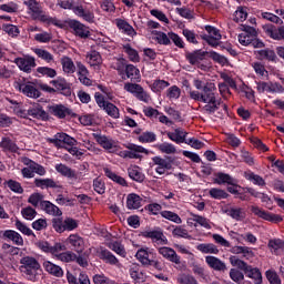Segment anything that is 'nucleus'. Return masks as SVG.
I'll use <instances>...</instances> for the list:
<instances>
[{
	"label": "nucleus",
	"mask_w": 284,
	"mask_h": 284,
	"mask_svg": "<svg viewBox=\"0 0 284 284\" xmlns=\"http://www.w3.org/2000/svg\"><path fill=\"white\" fill-rule=\"evenodd\" d=\"M193 85L196 90H202V92L190 90L189 97L193 101L204 103L201 108V112L209 115L219 112L222 102L221 99L216 98V85L214 83H205L199 79L193 80Z\"/></svg>",
	"instance_id": "1"
},
{
	"label": "nucleus",
	"mask_w": 284,
	"mask_h": 284,
	"mask_svg": "<svg viewBox=\"0 0 284 284\" xmlns=\"http://www.w3.org/2000/svg\"><path fill=\"white\" fill-rule=\"evenodd\" d=\"M23 3L27 6L29 14H31L32 19L36 21H41V23H47V26L63 28V23L59 19L52 18L44 13L41 4L37 2V0H23Z\"/></svg>",
	"instance_id": "2"
},
{
	"label": "nucleus",
	"mask_w": 284,
	"mask_h": 284,
	"mask_svg": "<svg viewBox=\"0 0 284 284\" xmlns=\"http://www.w3.org/2000/svg\"><path fill=\"white\" fill-rule=\"evenodd\" d=\"M57 6L62 10H72L77 17L87 23H94V11L83 8L81 4L74 6V0H58Z\"/></svg>",
	"instance_id": "3"
},
{
	"label": "nucleus",
	"mask_w": 284,
	"mask_h": 284,
	"mask_svg": "<svg viewBox=\"0 0 284 284\" xmlns=\"http://www.w3.org/2000/svg\"><path fill=\"white\" fill-rule=\"evenodd\" d=\"M23 165H27L21 170L23 179H34V175L45 176V168L32 160L30 158H22Z\"/></svg>",
	"instance_id": "4"
},
{
	"label": "nucleus",
	"mask_w": 284,
	"mask_h": 284,
	"mask_svg": "<svg viewBox=\"0 0 284 284\" xmlns=\"http://www.w3.org/2000/svg\"><path fill=\"white\" fill-rule=\"evenodd\" d=\"M39 270H41V264L33 256H24L20 260V272L26 274L29 281L37 276Z\"/></svg>",
	"instance_id": "5"
},
{
	"label": "nucleus",
	"mask_w": 284,
	"mask_h": 284,
	"mask_svg": "<svg viewBox=\"0 0 284 284\" xmlns=\"http://www.w3.org/2000/svg\"><path fill=\"white\" fill-rule=\"evenodd\" d=\"M128 151H121L120 156L122 159H142L141 154H150V151L142 145L129 143L125 145Z\"/></svg>",
	"instance_id": "6"
},
{
	"label": "nucleus",
	"mask_w": 284,
	"mask_h": 284,
	"mask_svg": "<svg viewBox=\"0 0 284 284\" xmlns=\"http://www.w3.org/2000/svg\"><path fill=\"white\" fill-rule=\"evenodd\" d=\"M14 88L16 90H19V92H22V94H24V97H28L29 99H39V97H41V92L32 82H17Z\"/></svg>",
	"instance_id": "7"
},
{
	"label": "nucleus",
	"mask_w": 284,
	"mask_h": 284,
	"mask_svg": "<svg viewBox=\"0 0 284 284\" xmlns=\"http://www.w3.org/2000/svg\"><path fill=\"white\" fill-rule=\"evenodd\" d=\"M205 30L207 34L202 36L203 41H206V43L212 48L219 47L222 39L221 31L212 26H205Z\"/></svg>",
	"instance_id": "8"
},
{
	"label": "nucleus",
	"mask_w": 284,
	"mask_h": 284,
	"mask_svg": "<svg viewBox=\"0 0 284 284\" xmlns=\"http://www.w3.org/2000/svg\"><path fill=\"white\" fill-rule=\"evenodd\" d=\"M251 212L255 216H258V219H263L264 221H270L271 223H281L283 221V217L281 215L266 212L265 210L256 205L251 206Z\"/></svg>",
	"instance_id": "9"
},
{
	"label": "nucleus",
	"mask_w": 284,
	"mask_h": 284,
	"mask_svg": "<svg viewBox=\"0 0 284 284\" xmlns=\"http://www.w3.org/2000/svg\"><path fill=\"white\" fill-rule=\"evenodd\" d=\"M14 63L16 65H18L19 70H21L22 72H27L28 74L32 72V68H37V60L32 55L16 58Z\"/></svg>",
	"instance_id": "10"
},
{
	"label": "nucleus",
	"mask_w": 284,
	"mask_h": 284,
	"mask_svg": "<svg viewBox=\"0 0 284 284\" xmlns=\"http://www.w3.org/2000/svg\"><path fill=\"white\" fill-rule=\"evenodd\" d=\"M69 28H71L74 36L80 37V39H88L90 37V28L81 23L79 20H70Z\"/></svg>",
	"instance_id": "11"
},
{
	"label": "nucleus",
	"mask_w": 284,
	"mask_h": 284,
	"mask_svg": "<svg viewBox=\"0 0 284 284\" xmlns=\"http://www.w3.org/2000/svg\"><path fill=\"white\" fill-rule=\"evenodd\" d=\"M158 252L161 256H163V258H165L166 261H170V263H174L175 265H181V256L176 254V251H174V248L168 247V246H161V247H158Z\"/></svg>",
	"instance_id": "12"
},
{
	"label": "nucleus",
	"mask_w": 284,
	"mask_h": 284,
	"mask_svg": "<svg viewBox=\"0 0 284 284\" xmlns=\"http://www.w3.org/2000/svg\"><path fill=\"white\" fill-rule=\"evenodd\" d=\"M256 29L254 27L244 26L243 32L239 34V43L241 45H251L252 39L256 37Z\"/></svg>",
	"instance_id": "13"
},
{
	"label": "nucleus",
	"mask_w": 284,
	"mask_h": 284,
	"mask_svg": "<svg viewBox=\"0 0 284 284\" xmlns=\"http://www.w3.org/2000/svg\"><path fill=\"white\" fill-rule=\"evenodd\" d=\"M142 236L144 239H151L153 243L158 245H168V237L163 234V231L155 230V231H144L142 232Z\"/></svg>",
	"instance_id": "14"
},
{
	"label": "nucleus",
	"mask_w": 284,
	"mask_h": 284,
	"mask_svg": "<svg viewBox=\"0 0 284 284\" xmlns=\"http://www.w3.org/2000/svg\"><path fill=\"white\" fill-rule=\"evenodd\" d=\"M67 243L71 245L72 250L78 254H82L83 250H85V241L79 234H71L67 239Z\"/></svg>",
	"instance_id": "15"
},
{
	"label": "nucleus",
	"mask_w": 284,
	"mask_h": 284,
	"mask_svg": "<svg viewBox=\"0 0 284 284\" xmlns=\"http://www.w3.org/2000/svg\"><path fill=\"white\" fill-rule=\"evenodd\" d=\"M75 64L78 68V79H79L80 83H82V85H87V87L92 85V80L90 78H88V77H90V71L88 70L85 64H83L82 62H77Z\"/></svg>",
	"instance_id": "16"
},
{
	"label": "nucleus",
	"mask_w": 284,
	"mask_h": 284,
	"mask_svg": "<svg viewBox=\"0 0 284 284\" xmlns=\"http://www.w3.org/2000/svg\"><path fill=\"white\" fill-rule=\"evenodd\" d=\"M205 263L209 265V267H211V270H214L215 272H225L227 270L225 262L221 261V258L216 256H205Z\"/></svg>",
	"instance_id": "17"
},
{
	"label": "nucleus",
	"mask_w": 284,
	"mask_h": 284,
	"mask_svg": "<svg viewBox=\"0 0 284 284\" xmlns=\"http://www.w3.org/2000/svg\"><path fill=\"white\" fill-rule=\"evenodd\" d=\"M207 57V51L195 50L193 52H186L185 59L191 65H199Z\"/></svg>",
	"instance_id": "18"
},
{
	"label": "nucleus",
	"mask_w": 284,
	"mask_h": 284,
	"mask_svg": "<svg viewBox=\"0 0 284 284\" xmlns=\"http://www.w3.org/2000/svg\"><path fill=\"white\" fill-rule=\"evenodd\" d=\"M28 114L29 116H32V119H39L41 121L48 120V112L43 110V106L39 103H33L29 109H28Z\"/></svg>",
	"instance_id": "19"
},
{
	"label": "nucleus",
	"mask_w": 284,
	"mask_h": 284,
	"mask_svg": "<svg viewBox=\"0 0 284 284\" xmlns=\"http://www.w3.org/2000/svg\"><path fill=\"white\" fill-rule=\"evenodd\" d=\"M213 183H215V185H236V179L227 173L217 172L215 173Z\"/></svg>",
	"instance_id": "20"
},
{
	"label": "nucleus",
	"mask_w": 284,
	"mask_h": 284,
	"mask_svg": "<svg viewBox=\"0 0 284 284\" xmlns=\"http://www.w3.org/2000/svg\"><path fill=\"white\" fill-rule=\"evenodd\" d=\"M152 161L156 165L155 172L160 175L165 174L166 170H172V163L161 156H154Z\"/></svg>",
	"instance_id": "21"
},
{
	"label": "nucleus",
	"mask_w": 284,
	"mask_h": 284,
	"mask_svg": "<svg viewBox=\"0 0 284 284\" xmlns=\"http://www.w3.org/2000/svg\"><path fill=\"white\" fill-rule=\"evenodd\" d=\"M42 267L48 272V274L55 276V278L63 277V268L48 260L42 263Z\"/></svg>",
	"instance_id": "22"
},
{
	"label": "nucleus",
	"mask_w": 284,
	"mask_h": 284,
	"mask_svg": "<svg viewBox=\"0 0 284 284\" xmlns=\"http://www.w3.org/2000/svg\"><path fill=\"white\" fill-rule=\"evenodd\" d=\"M115 26L123 34H126L128 37H136V30H134V27L128 23V21L123 19H115Z\"/></svg>",
	"instance_id": "23"
},
{
	"label": "nucleus",
	"mask_w": 284,
	"mask_h": 284,
	"mask_svg": "<svg viewBox=\"0 0 284 284\" xmlns=\"http://www.w3.org/2000/svg\"><path fill=\"white\" fill-rule=\"evenodd\" d=\"M3 239L6 241H11L13 245H18V247H22L23 245V236L19 234V232L13 230H7L3 232Z\"/></svg>",
	"instance_id": "24"
},
{
	"label": "nucleus",
	"mask_w": 284,
	"mask_h": 284,
	"mask_svg": "<svg viewBox=\"0 0 284 284\" xmlns=\"http://www.w3.org/2000/svg\"><path fill=\"white\" fill-rule=\"evenodd\" d=\"M99 258L109 265H119V258L112 254V252L108 251V248L101 247L98 252Z\"/></svg>",
	"instance_id": "25"
},
{
	"label": "nucleus",
	"mask_w": 284,
	"mask_h": 284,
	"mask_svg": "<svg viewBox=\"0 0 284 284\" xmlns=\"http://www.w3.org/2000/svg\"><path fill=\"white\" fill-rule=\"evenodd\" d=\"M41 210H43L50 216H61L63 214L61 209H59V206L54 205L50 201L41 202Z\"/></svg>",
	"instance_id": "26"
},
{
	"label": "nucleus",
	"mask_w": 284,
	"mask_h": 284,
	"mask_svg": "<svg viewBox=\"0 0 284 284\" xmlns=\"http://www.w3.org/2000/svg\"><path fill=\"white\" fill-rule=\"evenodd\" d=\"M60 63L62 65V71L64 72V74H74L77 72V65L74 64V61H72V58L62 57L60 59Z\"/></svg>",
	"instance_id": "27"
},
{
	"label": "nucleus",
	"mask_w": 284,
	"mask_h": 284,
	"mask_svg": "<svg viewBox=\"0 0 284 284\" xmlns=\"http://www.w3.org/2000/svg\"><path fill=\"white\" fill-rule=\"evenodd\" d=\"M245 276L247 278H252L255 284L263 283V275L261 274V270L253 267L252 265H248V267L244 271Z\"/></svg>",
	"instance_id": "28"
},
{
	"label": "nucleus",
	"mask_w": 284,
	"mask_h": 284,
	"mask_svg": "<svg viewBox=\"0 0 284 284\" xmlns=\"http://www.w3.org/2000/svg\"><path fill=\"white\" fill-rule=\"evenodd\" d=\"M49 112L58 119H65V115L70 114V109L65 108L63 104H54L49 106Z\"/></svg>",
	"instance_id": "29"
},
{
	"label": "nucleus",
	"mask_w": 284,
	"mask_h": 284,
	"mask_svg": "<svg viewBox=\"0 0 284 284\" xmlns=\"http://www.w3.org/2000/svg\"><path fill=\"white\" fill-rule=\"evenodd\" d=\"M103 172L108 179L113 181V183H116L118 185H121L122 187H128V181L123 179V176L116 174L112 170L104 168Z\"/></svg>",
	"instance_id": "30"
},
{
	"label": "nucleus",
	"mask_w": 284,
	"mask_h": 284,
	"mask_svg": "<svg viewBox=\"0 0 284 284\" xmlns=\"http://www.w3.org/2000/svg\"><path fill=\"white\" fill-rule=\"evenodd\" d=\"M128 174L132 181H136V183H143L145 181V174L141 171V168L138 165L130 166L128 169Z\"/></svg>",
	"instance_id": "31"
},
{
	"label": "nucleus",
	"mask_w": 284,
	"mask_h": 284,
	"mask_svg": "<svg viewBox=\"0 0 284 284\" xmlns=\"http://www.w3.org/2000/svg\"><path fill=\"white\" fill-rule=\"evenodd\" d=\"M129 274L133 281H136L138 283L141 281H145V275L143 274V271H141V265L134 263L130 265Z\"/></svg>",
	"instance_id": "32"
},
{
	"label": "nucleus",
	"mask_w": 284,
	"mask_h": 284,
	"mask_svg": "<svg viewBox=\"0 0 284 284\" xmlns=\"http://www.w3.org/2000/svg\"><path fill=\"white\" fill-rule=\"evenodd\" d=\"M143 203V199L136 195L135 193H131L126 197V207L129 210H139Z\"/></svg>",
	"instance_id": "33"
},
{
	"label": "nucleus",
	"mask_w": 284,
	"mask_h": 284,
	"mask_svg": "<svg viewBox=\"0 0 284 284\" xmlns=\"http://www.w3.org/2000/svg\"><path fill=\"white\" fill-rule=\"evenodd\" d=\"M55 171L62 176H67V179L77 178V172L63 163L55 164Z\"/></svg>",
	"instance_id": "34"
},
{
	"label": "nucleus",
	"mask_w": 284,
	"mask_h": 284,
	"mask_svg": "<svg viewBox=\"0 0 284 284\" xmlns=\"http://www.w3.org/2000/svg\"><path fill=\"white\" fill-rule=\"evenodd\" d=\"M87 63L92 68H97L103 63V59L101 58V53L97 51H91L87 54Z\"/></svg>",
	"instance_id": "35"
},
{
	"label": "nucleus",
	"mask_w": 284,
	"mask_h": 284,
	"mask_svg": "<svg viewBox=\"0 0 284 284\" xmlns=\"http://www.w3.org/2000/svg\"><path fill=\"white\" fill-rule=\"evenodd\" d=\"M150 254L152 252L149 251V248H139L135 258L143 265L144 267H148V263H150Z\"/></svg>",
	"instance_id": "36"
},
{
	"label": "nucleus",
	"mask_w": 284,
	"mask_h": 284,
	"mask_svg": "<svg viewBox=\"0 0 284 284\" xmlns=\"http://www.w3.org/2000/svg\"><path fill=\"white\" fill-rule=\"evenodd\" d=\"M0 148L2 152H18L19 146L10 138H2L0 142Z\"/></svg>",
	"instance_id": "37"
},
{
	"label": "nucleus",
	"mask_w": 284,
	"mask_h": 284,
	"mask_svg": "<svg viewBox=\"0 0 284 284\" xmlns=\"http://www.w3.org/2000/svg\"><path fill=\"white\" fill-rule=\"evenodd\" d=\"M196 250L202 254H219V247L213 243H202L196 246Z\"/></svg>",
	"instance_id": "38"
},
{
	"label": "nucleus",
	"mask_w": 284,
	"mask_h": 284,
	"mask_svg": "<svg viewBox=\"0 0 284 284\" xmlns=\"http://www.w3.org/2000/svg\"><path fill=\"white\" fill-rule=\"evenodd\" d=\"M36 187H41V190H45L48 187H59L57 182L52 179H36L34 180Z\"/></svg>",
	"instance_id": "39"
},
{
	"label": "nucleus",
	"mask_w": 284,
	"mask_h": 284,
	"mask_svg": "<svg viewBox=\"0 0 284 284\" xmlns=\"http://www.w3.org/2000/svg\"><path fill=\"white\" fill-rule=\"evenodd\" d=\"M109 250H112V252H115L119 256H122L125 258L126 252H125V246L121 244L119 241H113L108 244Z\"/></svg>",
	"instance_id": "40"
},
{
	"label": "nucleus",
	"mask_w": 284,
	"mask_h": 284,
	"mask_svg": "<svg viewBox=\"0 0 284 284\" xmlns=\"http://www.w3.org/2000/svg\"><path fill=\"white\" fill-rule=\"evenodd\" d=\"M190 221H193L194 223H197V225H201V227H204L205 230H212V224H210V220L202 215H196L194 213H191Z\"/></svg>",
	"instance_id": "41"
},
{
	"label": "nucleus",
	"mask_w": 284,
	"mask_h": 284,
	"mask_svg": "<svg viewBox=\"0 0 284 284\" xmlns=\"http://www.w3.org/2000/svg\"><path fill=\"white\" fill-rule=\"evenodd\" d=\"M154 39L160 45H170L172 41H170V33H165L162 31H153Z\"/></svg>",
	"instance_id": "42"
},
{
	"label": "nucleus",
	"mask_w": 284,
	"mask_h": 284,
	"mask_svg": "<svg viewBox=\"0 0 284 284\" xmlns=\"http://www.w3.org/2000/svg\"><path fill=\"white\" fill-rule=\"evenodd\" d=\"M16 230L21 232V234H23L24 236H32L33 239H37V234H34L32 229L28 227V225H26V223H23L19 220L16 221Z\"/></svg>",
	"instance_id": "43"
},
{
	"label": "nucleus",
	"mask_w": 284,
	"mask_h": 284,
	"mask_svg": "<svg viewBox=\"0 0 284 284\" xmlns=\"http://www.w3.org/2000/svg\"><path fill=\"white\" fill-rule=\"evenodd\" d=\"M247 19V8L246 7H237L236 11L233 16V21L236 23H243Z\"/></svg>",
	"instance_id": "44"
},
{
	"label": "nucleus",
	"mask_w": 284,
	"mask_h": 284,
	"mask_svg": "<svg viewBox=\"0 0 284 284\" xmlns=\"http://www.w3.org/2000/svg\"><path fill=\"white\" fill-rule=\"evenodd\" d=\"M100 8L102 12H108L109 14H114V12H116V6H114V0H101Z\"/></svg>",
	"instance_id": "45"
},
{
	"label": "nucleus",
	"mask_w": 284,
	"mask_h": 284,
	"mask_svg": "<svg viewBox=\"0 0 284 284\" xmlns=\"http://www.w3.org/2000/svg\"><path fill=\"white\" fill-rule=\"evenodd\" d=\"M227 216L234 219V221H243L245 219V213H243V209L241 207H231L226 210Z\"/></svg>",
	"instance_id": "46"
},
{
	"label": "nucleus",
	"mask_w": 284,
	"mask_h": 284,
	"mask_svg": "<svg viewBox=\"0 0 284 284\" xmlns=\"http://www.w3.org/2000/svg\"><path fill=\"white\" fill-rule=\"evenodd\" d=\"M160 214L162 219H166V221H171L172 223H176L178 225H181V223H183L181 216L172 211H162Z\"/></svg>",
	"instance_id": "47"
},
{
	"label": "nucleus",
	"mask_w": 284,
	"mask_h": 284,
	"mask_svg": "<svg viewBox=\"0 0 284 284\" xmlns=\"http://www.w3.org/2000/svg\"><path fill=\"white\" fill-rule=\"evenodd\" d=\"M245 179L251 181L254 185H258L260 187L265 186V180L254 172L245 173Z\"/></svg>",
	"instance_id": "48"
},
{
	"label": "nucleus",
	"mask_w": 284,
	"mask_h": 284,
	"mask_svg": "<svg viewBox=\"0 0 284 284\" xmlns=\"http://www.w3.org/2000/svg\"><path fill=\"white\" fill-rule=\"evenodd\" d=\"M229 261L233 267H237V270H241L242 272H245L250 267L245 261L234 255L230 256Z\"/></svg>",
	"instance_id": "49"
},
{
	"label": "nucleus",
	"mask_w": 284,
	"mask_h": 284,
	"mask_svg": "<svg viewBox=\"0 0 284 284\" xmlns=\"http://www.w3.org/2000/svg\"><path fill=\"white\" fill-rule=\"evenodd\" d=\"M34 54L39 57V59H42V61H45L47 63H51V61H54V55L50 53V51L44 49H33Z\"/></svg>",
	"instance_id": "50"
},
{
	"label": "nucleus",
	"mask_w": 284,
	"mask_h": 284,
	"mask_svg": "<svg viewBox=\"0 0 284 284\" xmlns=\"http://www.w3.org/2000/svg\"><path fill=\"white\" fill-rule=\"evenodd\" d=\"M156 148L162 154H176V146L170 142L158 144Z\"/></svg>",
	"instance_id": "51"
},
{
	"label": "nucleus",
	"mask_w": 284,
	"mask_h": 284,
	"mask_svg": "<svg viewBox=\"0 0 284 284\" xmlns=\"http://www.w3.org/2000/svg\"><path fill=\"white\" fill-rule=\"evenodd\" d=\"M103 110L109 116H111V119H119L121 116L119 108H116L112 102H108Z\"/></svg>",
	"instance_id": "52"
},
{
	"label": "nucleus",
	"mask_w": 284,
	"mask_h": 284,
	"mask_svg": "<svg viewBox=\"0 0 284 284\" xmlns=\"http://www.w3.org/2000/svg\"><path fill=\"white\" fill-rule=\"evenodd\" d=\"M140 143H154L156 141V133L151 131H145L138 136Z\"/></svg>",
	"instance_id": "53"
},
{
	"label": "nucleus",
	"mask_w": 284,
	"mask_h": 284,
	"mask_svg": "<svg viewBox=\"0 0 284 284\" xmlns=\"http://www.w3.org/2000/svg\"><path fill=\"white\" fill-rule=\"evenodd\" d=\"M209 194L211 199H216L217 201H221L222 199H227V196H230V194L225 190L217 187L211 189L209 191Z\"/></svg>",
	"instance_id": "54"
},
{
	"label": "nucleus",
	"mask_w": 284,
	"mask_h": 284,
	"mask_svg": "<svg viewBox=\"0 0 284 284\" xmlns=\"http://www.w3.org/2000/svg\"><path fill=\"white\" fill-rule=\"evenodd\" d=\"M251 65L255 74H257V77H261V78L270 77V72L265 70V64H263V62H253Z\"/></svg>",
	"instance_id": "55"
},
{
	"label": "nucleus",
	"mask_w": 284,
	"mask_h": 284,
	"mask_svg": "<svg viewBox=\"0 0 284 284\" xmlns=\"http://www.w3.org/2000/svg\"><path fill=\"white\" fill-rule=\"evenodd\" d=\"M172 234L176 239H187L189 241H192V235H190V232H187V230L183 226H176Z\"/></svg>",
	"instance_id": "56"
},
{
	"label": "nucleus",
	"mask_w": 284,
	"mask_h": 284,
	"mask_svg": "<svg viewBox=\"0 0 284 284\" xmlns=\"http://www.w3.org/2000/svg\"><path fill=\"white\" fill-rule=\"evenodd\" d=\"M123 50L128 54L130 61H132L133 63H139L140 58L136 50H134L130 44L124 45Z\"/></svg>",
	"instance_id": "57"
},
{
	"label": "nucleus",
	"mask_w": 284,
	"mask_h": 284,
	"mask_svg": "<svg viewBox=\"0 0 284 284\" xmlns=\"http://www.w3.org/2000/svg\"><path fill=\"white\" fill-rule=\"evenodd\" d=\"M38 74L42 77H48L49 79H54L57 77V70L49 68V67H39L37 69Z\"/></svg>",
	"instance_id": "58"
},
{
	"label": "nucleus",
	"mask_w": 284,
	"mask_h": 284,
	"mask_svg": "<svg viewBox=\"0 0 284 284\" xmlns=\"http://www.w3.org/2000/svg\"><path fill=\"white\" fill-rule=\"evenodd\" d=\"M34 41H38V43H50L52 41V33L47 31L37 33L34 36Z\"/></svg>",
	"instance_id": "59"
},
{
	"label": "nucleus",
	"mask_w": 284,
	"mask_h": 284,
	"mask_svg": "<svg viewBox=\"0 0 284 284\" xmlns=\"http://www.w3.org/2000/svg\"><path fill=\"white\" fill-rule=\"evenodd\" d=\"M260 59H266V61H276V52L274 50H260L257 51Z\"/></svg>",
	"instance_id": "60"
},
{
	"label": "nucleus",
	"mask_w": 284,
	"mask_h": 284,
	"mask_svg": "<svg viewBox=\"0 0 284 284\" xmlns=\"http://www.w3.org/2000/svg\"><path fill=\"white\" fill-rule=\"evenodd\" d=\"M178 283L179 284H199V281H196L194 276L183 273L178 276Z\"/></svg>",
	"instance_id": "61"
},
{
	"label": "nucleus",
	"mask_w": 284,
	"mask_h": 284,
	"mask_svg": "<svg viewBox=\"0 0 284 284\" xmlns=\"http://www.w3.org/2000/svg\"><path fill=\"white\" fill-rule=\"evenodd\" d=\"M165 88H170V82L165 80H155L151 85L153 92H161L162 90H165Z\"/></svg>",
	"instance_id": "62"
},
{
	"label": "nucleus",
	"mask_w": 284,
	"mask_h": 284,
	"mask_svg": "<svg viewBox=\"0 0 284 284\" xmlns=\"http://www.w3.org/2000/svg\"><path fill=\"white\" fill-rule=\"evenodd\" d=\"M125 74L128 79H138V77L141 74V71H139V69L135 68L133 64H126Z\"/></svg>",
	"instance_id": "63"
},
{
	"label": "nucleus",
	"mask_w": 284,
	"mask_h": 284,
	"mask_svg": "<svg viewBox=\"0 0 284 284\" xmlns=\"http://www.w3.org/2000/svg\"><path fill=\"white\" fill-rule=\"evenodd\" d=\"M93 283L94 284H116L115 281L110 280V277L103 275V274H97L93 276Z\"/></svg>",
	"instance_id": "64"
}]
</instances>
